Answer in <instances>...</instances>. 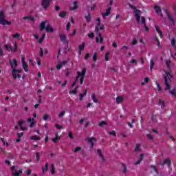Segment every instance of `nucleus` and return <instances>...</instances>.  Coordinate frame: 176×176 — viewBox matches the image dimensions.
I'll return each mask as SVG.
<instances>
[{"label":"nucleus","mask_w":176,"mask_h":176,"mask_svg":"<svg viewBox=\"0 0 176 176\" xmlns=\"http://www.w3.org/2000/svg\"><path fill=\"white\" fill-rule=\"evenodd\" d=\"M79 50L83 51L85 50V43H82V45L78 47Z\"/></svg>","instance_id":"4c0bfd02"},{"label":"nucleus","mask_w":176,"mask_h":176,"mask_svg":"<svg viewBox=\"0 0 176 176\" xmlns=\"http://www.w3.org/2000/svg\"><path fill=\"white\" fill-rule=\"evenodd\" d=\"M69 94H78V91L76 89L70 91Z\"/></svg>","instance_id":"09e8293b"},{"label":"nucleus","mask_w":176,"mask_h":176,"mask_svg":"<svg viewBox=\"0 0 176 176\" xmlns=\"http://www.w3.org/2000/svg\"><path fill=\"white\" fill-rule=\"evenodd\" d=\"M19 126H23L24 124V121L23 120H19L18 122Z\"/></svg>","instance_id":"0e129e2a"},{"label":"nucleus","mask_w":176,"mask_h":176,"mask_svg":"<svg viewBox=\"0 0 176 176\" xmlns=\"http://www.w3.org/2000/svg\"><path fill=\"white\" fill-rule=\"evenodd\" d=\"M166 67H168V68H170V64H171V62L170 60H166Z\"/></svg>","instance_id":"680f3d73"},{"label":"nucleus","mask_w":176,"mask_h":176,"mask_svg":"<svg viewBox=\"0 0 176 176\" xmlns=\"http://www.w3.org/2000/svg\"><path fill=\"white\" fill-rule=\"evenodd\" d=\"M61 68H63V64H58V65H56L57 69H61Z\"/></svg>","instance_id":"bf43d9fd"},{"label":"nucleus","mask_w":176,"mask_h":176,"mask_svg":"<svg viewBox=\"0 0 176 176\" xmlns=\"http://www.w3.org/2000/svg\"><path fill=\"white\" fill-rule=\"evenodd\" d=\"M10 65H11V68H12V70L14 69V68H17V67H19V64H17V60H16V58H14L12 60H10Z\"/></svg>","instance_id":"1a4fd4ad"},{"label":"nucleus","mask_w":176,"mask_h":176,"mask_svg":"<svg viewBox=\"0 0 176 176\" xmlns=\"http://www.w3.org/2000/svg\"><path fill=\"white\" fill-rule=\"evenodd\" d=\"M85 17L87 23H90V21H91V15L90 14V12H88V15L85 16Z\"/></svg>","instance_id":"393cba45"},{"label":"nucleus","mask_w":176,"mask_h":176,"mask_svg":"<svg viewBox=\"0 0 176 176\" xmlns=\"http://www.w3.org/2000/svg\"><path fill=\"white\" fill-rule=\"evenodd\" d=\"M154 9L155 10L156 13L160 14L161 17H164V15H163V13H162V8H160L159 6H155Z\"/></svg>","instance_id":"f8f14e48"},{"label":"nucleus","mask_w":176,"mask_h":176,"mask_svg":"<svg viewBox=\"0 0 176 176\" xmlns=\"http://www.w3.org/2000/svg\"><path fill=\"white\" fill-rule=\"evenodd\" d=\"M11 170V176H20L21 174H23V170L21 169L18 170L16 166H12L10 168Z\"/></svg>","instance_id":"7ed1b4c3"},{"label":"nucleus","mask_w":176,"mask_h":176,"mask_svg":"<svg viewBox=\"0 0 176 176\" xmlns=\"http://www.w3.org/2000/svg\"><path fill=\"white\" fill-rule=\"evenodd\" d=\"M155 66V61H153V59L151 60V69H152V68H153V67Z\"/></svg>","instance_id":"49530a36"},{"label":"nucleus","mask_w":176,"mask_h":176,"mask_svg":"<svg viewBox=\"0 0 176 176\" xmlns=\"http://www.w3.org/2000/svg\"><path fill=\"white\" fill-rule=\"evenodd\" d=\"M105 61H109V52H107L104 55Z\"/></svg>","instance_id":"72a5a7b5"},{"label":"nucleus","mask_w":176,"mask_h":176,"mask_svg":"<svg viewBox=\"0 0 176 176\" xmlns=\"http://www.w3.org/2000/svg\"><path fill=\"white\" fill-rule=\"evenodd\" d=\"M51 168H52V170H51V174H52V175H54V174H56V169H55V168H54V164H52V165H51Z\"/></svg>","instance_id":"2f4dec72"},{"label":"nucleus","mask_w":176,"mask_h":176,"mask_svg":"<svg viewBox=\"0 0 176 176\" xmlns=\"http://www.w3.org/2000/svg\"><path fill=\"white\" fill-rule=\"evenodd\" d=\"M6 17V16L5 15V12H3V11H0V24L2 25H6V24H8V25H10V24H12V21L5 20Z\"/></svg>","instance_id":"f257e3e1"},{"label":"nucleus","mask_w":176,"mask_h":176,"mask_svg":"<svg viewBox=\"0 0 176 176\" xmlns=\"http://www.w3.org/2000/svg\"><path fill=\"white\" fill-rule=\"evenodd\" d=\"M171 45H172L173 47H175V38L172 39Z\"/></svg>","instance_id":"8fccbe9b"},{"label":"nucleus","mask_w":176,"mask_h":176,"mask_svg":"<svg viewBox=\"0 0 176 176\" xmlns=\"http://www.w3.org/2000/svg\"><path fill=\"white\" fill-rule=\"evenodd\" d=\"M91 97L94 102H96V103L98 102V100H97V98L96 97V94H93Z\"/></svg>","instance_id":"473e14b6"},{"label":"nucleus","mask_w":176,"mask_h":176,"mask_svg":"<svg viewBox=\"0 0 176 176\" xmlns=\"http://www.w3.org/2000/svg\"><path fill=\"white\" fill-rule=\"evenodd\" d=\"M30 20V21H32L33 23H35V19L32 17V16H24L23 20Z\"/></svg>","instance_id":"aec40b11"},{"label":"nucleus","mask_w":176,"mask_h":176,"mask_svg":"<svg viewBox=\"0 0 176 176\" xmlns=\"http://www.w3.org/2000/svg\"><path fill=\"white\" fill-rule=\"evenodd\" d=\"M86 94H87V89H85V91L83 94H80V101H82L83 100V97H85V96H86Z\"/></svg>","instance_id":"412c9836"},{"label":"nucleus","mask_w":176,"mask_h":176,"mask_svg":"<svg viewBox=\"0 0 176 176\" xmlns=\"http://www.w3.org/2000/svg\"><path fill=\"white\" fill-rule=\"evenodd\" d=\"M46 23L47 21H43L40 23V31H43V30H45V27H46Z\"/></svg>","instance_id":"2eb2a0df"},{"label":"nucleus","mask_w":176,"mask_h":176,"mask_svg":"<svg viewBox=\"0 0 176 176\" xmlns=\"http://www.w3.org/2000/svg\"><path fill=\"white\" fill-rule=\"evenodd\" d=\"M155 29H156L157 32H158V34L160 35L161 38H163V32H162V31H160V30L159 29V26L156 25Z\"/></svg>","instance_id":"c756f323"},{"label":"nucleus","mask_w":176,"mask_h":176,"mask_svg":"<svg viewBox=\"0 0 176 176\" xmlns=\"http://www.w3.org/2000/svg\"><path fill=\"white\" fill-rule=\"evenodd\" d=\"M140 160L141 162H142V160H144V154L142 153V154H140Z\"/></svg>","instance_id":"69168bd1"},{"label":"nucleus","mask_w":176,"mask_h":176,"mask_svg":"<svg viewBox=\"0 0 176 176\" xmlns=\"http://www.w3.org/2000/svg\"><path fill=\"white\" fill-rule=\"evenodd\" d=\"M93 60L94 62L97 61V53H95L93 56Z\"/></svg>","instance_id":"603ef678"},{"label":"nucleus","mask_w":176,"mask_h":176,"mask_svg":"<svg viewBox=\"0 0 176 176\" xmlns=\"http://www.w3.org/2000/svg\"><path fill=\"white\" fill-rule=\"evenodd\" d=\"M12 38L19 39L20 38V34L16 33L15 34H13Z\"/></svg>","instance_id":"58836bf2"},{"label":"nucleus","mask_w":176,"mask_h":176,"mask_svg":"<svg viewBox=\"0 0 176 176\" xmlns=\"http://www.w3.org/2000/svg\"><path fill=\"white\" fill-rule=\"evenodd\" d=\"M88 36L91 38L93 39L94 38V33L91 32L90 34H88Z\"/></svg>","instance_id":"3c124183"},{"label":"nucleus","mask_w":176,"mask_h":176,"mask_svg":"<svg viewBox=\"0 0 176 176\" xmlns=\"http://www.w3.org/2000/svg\"><path fill=\"white\" fill-rule=\"evenodd\" d=\"M55 127L58 130H61V129H63V126L61 125H58V124H55Z\"/></svg>","instance_id":"864d4df0"},{"label":"nucleus","mask_w":176,"mask_h":176,"mask_svg":"<svg viewBox=\"0 0 176 176\" xmlns=\"http://www.w3.org/2000/svg\"><path fill=\"white\" fill-rule=\"evenodd\" d=\"M40 57H43V49L40 48Z\"/></svg>","instance_id":"13d9d810"},{"label":"nucleus","mask_w":176,"mask_h":176,"mask_svg":"<svg viewBox=\"0 0 176 176\" xmlns=\"http://www.w3.org/2000/svg\"><path fill=\"white\" fill-rule=\"evenodd\" d=\"M86 75V68H82V70L81 73L80 72V76L85 78V76Z\"/></svg>","instance_id":"cd10ccee"},{"label":"nucleus","mask_w":176,"mask_h":176,"mask_svg":"<svg viewBox=\"0 0 176 176\" xmlns=\"http://www.w3.org/2000/svg\"><path fill=\"white\" fill-rule=\"evenodd\" d=\"M59 38H60L61 42L68 45L69 42H68V41H67V35H65V34H60L59 35Z\"/></svg>","instance_id":"9b49d317"},{"label":"nucleus","mask_w":176,"mask_h":176,"mask_svg":"<svg viewBox=\"0 0 176 176\" xmlns=\"http://www.w3.org/2000/svg\"><path fill=\"white\" fill-rule=\"evenodd\" d=\"M98 154L99 155V156H100L103 162H105V157L102 155V151H101V149H98Z\"/></svg>","instance_id":"4be33fe9"},{"label":"nucleus","mask_w":176,"mask_h":176,"mask_svg":"<svg viewBox=\"0 0 176 176\" xmlns=\"http://www.w3.org/2000/svg\"><path fill=\"white\" fill-rule=\"evenodd\" d=\"M134 14L138 24H140V21L141 20V16L140 14H141V11L140 10H135Z\"/></svg>","instance_id":"423d86ee"},{"label":"nucleus","mask_w":176,"mask_h":176,"mask_svg":"<svg viewBox=\"0 0 176 176\" xmlns=\"http://www.w3.org/2000/svg\"><path fill=\"white\" fill-rule=\"evenodd\" d=\"M109 134L110 135H113V137H116V132H115V131H110Z\"/></svg>","instance_id":"c03bdc74"},{"label":"nucleus","mask_w":176,"mask_h":176,"mask_svg":"<svg viewBox=\"0 0 176 176\" xmlns=\"http://www.w3.org/2000/svg\"><path fill=\"white\" fill-rule=\"evenodd\" d=\"M30 140H32L33 141H41V137L38 135H32L30 137Z\"/></svg>","instance_id":"6ab92c4d"},{"label":"nucleus","mask_w":176,"mask_h":176,"mask_svg":"<svg viewBox=\"0 0 176 176\" xmlns=\"http://www.w3.org/2000/svg\"><path fill=\"white\" fill-rule=\"evenodd\" d=\"M58 140H60V137L58 136V133H56L55 138H52V142H54L56 144V143H57V141H58Z\"/></svg>","instance_id":"a211bd4d"},{"label":"nucleus","mask_w":176,"mask_h":176,"mask_svg":"<svg viewBox=\"0 0 176 176\" xmlns=\"http://www.w3.org/2000/svg\"><path fill=\"white\" fill-rule=\"evenodd\" d=\"M79 78H80V72H77V76L76 77V80H74V82L72 83V87H75V85H76V81L78 80V79H79Z\"/></svg>","instance_id":"f3484780"},{"label":"nucleus","mask_w":176,"mask_h":176,"mask_svg":"<svg viewBox=\"0 0 176 176\" xmlns=\"http://www.w3.org/2000/svg\"><path fill=\"white\" fill-rule=\"evenodd\" d=\"M147 137L149 140H153V135H151V134H147Z\"/></svg>","instance_id":"e2e57ef3"},{"label":"nucleus","mask_w":176,"mask_h":176,"mask_svg":"<svg viewBox=\"0 0 176 176\" xmlns=\"http://www.w3.org/2000/svg\"><path fill=\"white\" fill-rule=\"evenodd\" d=\"M50 3H52V0H42L41 1V6L43 8L44 10H47V8L50 6Z\"/></svg>","instance_id":"20e7f679"},{"label":"nucleus","mask_w":176,"mask_h":176,"mask_svg":"<svg viewBox=\"0 0 176 176\" xmlns=\"http://www.w3.org/2000/svg\"><path fill=\"white\" fill-rule=\"evenodd\" d=\"M43 119L44 120H47V119H49V115H47V114L44 115L43 117Z\"/></svg>","instance_id":"4d7b16f0"},{"label":"nucleus","mask_w":176,"mask_h":176,"mask_svg":"<svg viewBox=\"0 0 176 176\" xmlns=\"http://www.w3.org/2000/svg\"><path fill=\"white\" fill-rule=\"evenodd\" d=\"M89 144H91V148H94V142L97 141V139L94 137L93 138H87L86 140Z\"/></svg>","instance_id":"6e6552de"},{"label":"nucleus","mask_w":176,"mask_h":176,"mask_svg":"<svg viewBox=\"0 0 176 176\" xmlns=\"http://www.w3.org/2000/svg\"><path fill=\"white\" fill-rule=\"evenodd\" d=\"M170 94H171V96H173L175 97V98H176V89L175 88H174L173 90L169 91Z\"/></svg>","instance_id":"7c9ffc66"},{"label":"nucleus","mask_w":176,"mask_h":176,"mask_svg":"<svg viewBox=\"0 0 176 176\" xmlns=\"http://www.w3.org/2000/svg\"><path fill=\"white\" fill-rule=\"evenodd\" d=\"M54 29L50 25H47L45 27V32H54Z\"/></svg>","instance_id":"dca6fc26"},{"label":"nucleus","mask_w":176,"mask_h":176,"mask_svg":"<svg viewBox=\"0 0 176 176\" xmlns=\"http://www.w3.org/2000/svg\"><path fill=\"white\" fill-rule=\"evenodd\" d=\"M102 17H107V16H109V13H107V12H103V13H102Z\"/></svg>","instance_id":"052dcab7"},{"label":"nucleus","mask_w":176,"mask_h":176,"mask_svg":"<svg viewBox=\"0 0 176 176\" xmlns=\"http://www.w3.org/2000/svg\"><path fill=\"white\" fill-rule=\"evenodd\" d=\"M164 164H167L168 167H170L171 166V160L168 158L164 160L163 162L160 163L161 166H164Z\"/></svg>","instance_id":"ddd939ff"},{"label":"nucleus","mask_w":176,"mask_h":176,"mask_svg":"<svg viewBox=\"0 0 176 176\" xmlns=\"http://www.w3.org/2000/svg\"><path fill=\"white\" fill-rule=\"evenodd\" d=\"M98 34L99 38H100V43H102L104 42V38H102V34H101V32H96Z\"/></svg>","instance_id":"bb28decb"},{"label":"nucleus","mask_w":176,"mask_h":176,"mask_svg":"<svg viewBox=\"0 0 176 176\" xmlns=\"http://www.w3.org/2000/svg\"><path fill=\"white\" fill-rule=\"evenodd\" d=\"M65 115V111H63L59 113L58 118H63Z\"/></svg>","instance_id":"a18cd8bd"},{"label":"nucleus","mask_w":176,"mask_h":176,"mask_svg":"<svg viewBox=\"0 0 176 176\" xmlns=\"http://www.w3.org/2000/svg\"><path fill=\"white\" fill-rule=\"evenodd\" d=\"M59 16H60L61 18H64V17H65V16H67V12H61L59 14Z\"/></svg>","instance_id":"e433bc0d"},{"label":"nucleus","mask_w":176,"mask_h":176,"mask_svg":"<svg viewBox=\"0 0 176 176\" xmlns=\"http://www.w3.org/2000/svg\"><path fill=\"white\" fill-rule=\"evenodd\" d=\"M96 21H98V23H96V25L95 27V32L97 33V32H98V27L101 25V19L97 18Z\"/></svg>","instance_id":"4468645a"},{"label":"nucleus","mask_w":176,"mask_h":176,"mask_svg":"<svg viewBox=\"0 0 176 176\" xmlns=\"http://www.w3.org/2000/svg\"><path fill=\"white\" fill-rule=\"evenodd\" d=\"M164 12H165L169 21H170V23H172L174 25V24H175V21H174V18L173 17V16H171V14H170V12H168V10H164Z\"/></svg>","instance_id":"0eeeda50"},{"label":"nucleus","mask_w":176,"mask_h":176,"mask_svg":"<svg viewBox=\"0 0 176 176\" xmlns=\"http://www.w3.org/2000/svg\"><path fill=\"white\" fill-rule=\"evenodd\" d=\"M159 105H162V108H163V107H164V101L162 100V99L159 100Z\"/></svg>","instance_id":"ea45409f"},{"label":"nucleus","mask_w":176,"mask_h":176,"mask_svg":"<svg viewBox=\"0 0 176 176\" xmlns=\"http://www.w3.org/2000/svg\"><path fill=\"white\" fill-rule=\"evenodd\" d=\"M74 7H70L69 10H76L78 9V1H74Z\"/></svg>","instance_id":"5701e85b"},{"label":"nucleus","mask_w":176,"mask_h":176,"mask_svg":"<svg viewBox=\"0 0 176 176\" xmlns=\"http://www.w3.org/2000/svg\"><path fill=\"white\" fill-rule=\"evenodd\" d=\"M4 49H6L8 52H17V43H14V48L12 47V46H9L8 45H4Z\"/></svg>","instance_id":"39448f33"},{"label":"nucleus","mask_w":176,"mask_h":176,"mask_svg":"<svg viewBox=\"0 0 176 176\" xmlns=\"http://www.w3.org/2000/svg\"><path fill=\"white\" fill-rule=\"evenodd\" d=\"M132 45H137V39L133 38V40L132 41Z\"/></svg>","instance_id":"338daca9"},{"label":"nucleus","mask_w":176,"mask_h":176,"mask_svg":"<svg viewBox=\"0 0 176 176\" xmlns=\"http://www.w3.org/2000/svg\"><path fill=\"white\" fill-rule=\"evenodd\" d=\"M166 74V76H164V80H165L164 85L165 86H166V87L164 89L165 91L167 90H170V89H171V86H170V84H168V80L170 82L171 79L168 76H170V78H173V76H171L170 72H167Z\"/></svg>","instance_id":"f03ea898"},{"label":"nucleus","mask_w":176,"mask_h":176,"mask_svg":"<svg viewBox=\"0 0 176 176\" xmlns=\"http://www.w3.org/2000/svg\"><path fill=\"white\" fill-rule=\"evenodd\" d=\"M122 166L123 167V173L124 174H126V173H127V167L125 164H122Z\"/></svg>","instance_id":"c9c22d12"},{"label":"nucleus","mask_w":176,"mask_h":176,"mask_svg":"<svg viewBox=\"0 0 176 176\" xmlns=\"http://www.w3.org/2000/svg\"><path fill=\"white\" fill-rule=\"evenodd\" d=\"M36 157L37 159V162H39V160H41V153H36Z\"/></svg>","instance_id":"a19ab883"},{"label":"nucleus","mask_w":176,"mask_h":176,"mask_svg":"<svg viewBox=\"0 0 176 176\" xmlns=\"http://www.w3.org/2000/svg\"><path fill=\"white\" fill-rule=\"evenodd\" d=\"M68 135L71 140H74V135L72 134V132L69 131Z\"/></svg>","instance_id":"6e6d98bb"},{"label":"nucleus","mask_w":176,"mask_h":176,"mask_svg":"<svg viewBox=\"0 0 176 176\" xmlns=\"http://www.w3.org/2000/svg\"><path fill=\"white\" fill-rule=\"evenodd\" d=\"M123 102V96H118L116 98V102L117 104H120Z\"/></svg>","instance_id":"b1692460"},{"label":"nucleus","mask_w":176,"mask_h":176,"mask_svg":"<svg viewBox=\"0 0 176 176\" xmlns=\"http://www.w3.org/2000/svg\"><path fill=\"white\" fill-rule=\"evenodd\" d=\"M22 65H23V68L24 71L25 72H28V65L27 64V63L25 62V63H22Z\"/></svg>","instance_id":"a878e982"},{"label":"nucleus","mask_w":176,"mask_h":176,"mask_svg":"<svg viewBox=\"0 0 176 176\" xmlns=\"http://www.w3.org/2000/svg\"><path fill=\"white\" fill-rule=\"evenodd\" d=\"M69 28H71V23L68 22L67 25H66L67 31H69Z\"/></svg>","instance_id":"de8ad7c7"},{"label":"nucleus","mask_w":176,"mask_h":176,"mask_svg":"<svg viewBox=\"0 0 176 176\" xmlns=\"http://www.w3.org/2000/svg\"><path fill=\"white\" fill-rule=\"evenodd\" d=\"M66 74H65V76H69V70L68 69H66Z\"/></svg>","instance_id":"774afa93"},{"label":"nucleus","mask_w":176,"mask_h":176,"mask_svg":"<svg viewBox=\"0 0 176 176\" xmlns=\"http://www.w3.org/2000/svg\"><path fill=\"white\" fill-rule=\"evenodd\" d=\"M17 72H18L19 74H21L22 70H21V69H16V68H14V69H12V78H13L14 79H17V76H16V74H17Z\"/></svg>","instance_id":"9d476101"},{"label":"nucleus","mask_w":176,"mask_h":176,"mask_svg":"<svg viewBox=\"0 0 176 176\" xmlns=\"http://www.w3.org/2000/svg\"><path fill=\"white\" fill-rule=\"evenodd\" d=\"M79 151H82V147H76L74 148V153L79 152Z\"/></svg>","instance_id":"37998d69"},{"label":"nucleus","mask_w":176,"mask_h":176,"mask_svg":"<svg viewBox=\"0 0 176 176\" xmlns=\"http://www.w3.org/2000/svg\"><path fill=\"white\" fill-rule=\"evenodd\" d=\"M107 123L105 121H102L99 123L98 126L102 127L103 126H107Z\"/></svg>","instance_id":"f704fd0d"},{"label":"nucleus","mask_w":176,"mask_h":176,"mask_svg":"<svg viewBox=\"0 0 176 176\" xmlns=\"http://www.w3.org/2000/svg\"><path fill=\"white\" fill-rule=\"evenodd\" d=\"M142 24H143V25H146L145 16H142Z\"/></svg>","instance_id":"79ce46f5"},{"label":"nucleus","mask_w":176,"mask_h":176,"mask_svg":"<svg viewBox=\"0 0 176 176\" xmlns=\"http://www.w3.org/2000/svg\"><path fill=\"white\" fill-rule=\"evenodd\" d=\"M83 80H85V77L80 76V85H83Z\"/></svg>","instance_id":"5fc2aeb1"},{"label":"nucleus","mask_w":176,"mask_h":176,"mask_svg":"<svg viewBox=\"0 0 176 176\" xmlns=\"http://www.w3.org/2000/svg\"><path fill=\"white\" fill-rule=\"evenodd\" d=\"M141 147V145L140 144H136L134 152H140L141 149L140 148Z\"/></svg>","instance_id":"c85d7f7f"}]
</instances>
